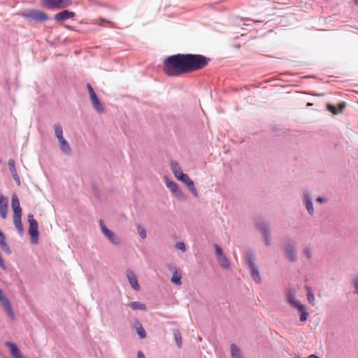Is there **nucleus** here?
I'll return each mask as SVG.
<instances>
[{
	"instance_id": "1",
	"label": "nucleus",
	"mask_w": 358,
	"mask_h": 358,
	"mask_svg": "<svg viewBox=\"0 0 358 358\" xmlns=\"http://www.w3.org/2000/svg\"><path fill=\"white\" fill-rule=\"evenodd\" d=\"M210 59L202 55L177 54L164 61V71L169 76H178L206 66Z\"/></svg>"
},
{
	"instance_id": "2",
	"label": "nucleus",
	"mask_w": 358,
	"mask_h": 358,
	"mask_svg": "<svg viewBox=\"0 0 358 358\" xmlns=\"http://www.w3.org/2000/svg\"><path fill=\"white\" fill-rule=\"evenodd\" d=\"M287 300L289 301V304L297 309L299 313L300 314V320L301 322H305L308 320V313L306 310L305 306L301 303V302L295 297V295L293 292H289L287 295Z\"/></svg>"
},
{
	"instance_id": "3",
	"label": "nucleus",
	"mask_w": 358,
	"mask_h": 358,
	"mask_svg": "<svg viewBox=\"0 0 358 358\" xmlns=\"http://www.w3.org/2000/svg\"><path fill=\"white\" fill-rule=\"evenodd\" d=\"M72 4V0H41V5L48 9L66 8Z\"/></svg>"
},
{
	"instance_id": "4",
	"label": "nucleus",
	"mask_w": 358,
	"mask_h": 358,
	"mask_svg": "<svg viewBox=\"0 0 358 358\" xmlns=\"http://www.w3.org/2000/svg\"><path fill=\"white\" fill-rule=\"evenodd\" d=\"M22 16L36 22H45L49 19L48 15L43 11L31 9L22 14Z\"/></svg>"
},
{
	"instance_id": "5",
	"label": "nucleus",
	"mask_w": 358,
	"mask_h": 358,
	"mask_svg": "<svg viewBox=\"0 0 358 358\" xmlns=\"http://www.w3.org/2000/svg\"><path fill=\"white\" fill-rule=\"evenodd\" d=\"M29 222V234L31 236V239L33 243L36 244L38 241V222L34 219L33 215L29 214L28 215Z\"/></svg>"
},
{
	"instance_id": "6",
	"label": "nucleus",
	"mask_w": 358,
	"mask_h": 358,
	"mask_svg": "<svg viewBox=\"0 0 358 358\" xmlns=\"http://www.w3.org/2000/svg\"><path fill=\"white\" fill-rule=\"evenodd\" d=\"M245 261L250 271L252 278L257 282H259L261 281V278L259 273L258 267L257 266L255 262V257L253 256H248L245 259Z\"/></svg>"
},
{
	"instance_id": "7",
	"label": "nucleus",
	"mask_w": 358,
	"mask_h": 358,
	"mask_svg": "<svg viewBox=\"0 0 358 358\" xmlns=\"http://www.w3.org/2000/svg\"><path fill=\"white\" fill-rule=\"evenodd\" d=\"M166 187L170 189L172 193L180 200L185 199V196L182 190L178 187V185L169 180L167 178H165Z\"/></svg>"
},
{
	"instance_id": "8",
	"label": "nucleus",
	"mask_w": 358,
	"mask_h": 358,
	"mask_svg": "<svg viewBox=\"0 0 358 358\" xmlns=\"http://www.w3.org/2000/svg\"><path fill=\"white\" fill-rule=\"evenodd\" d=\"M0 302L3 307L5 311L7 313L8 316L11 319H14L15 314L13 313V310L12 309L11 304L8 299V298L3 294L2 290L0 289Z\"/></svg>"
},
{
	"instance_id": "9",
	"label": "nucleus",
	"mask_w": 358,
	"mask_h": 358,
	"mask_svg": "<svg viewBox=\"0 0 358 358\" xmlns=\"http://www.w3.org/2000/svg\"><path fill=\"white\" fill-rule=\"evenodd\" d=\"M100 225L102 232L110 241L111 243L115 245L120 243V239L110 230L107 229L102 220H100Z\"/></svg>"
},
{
	"instance_id": "10",
	"label": "nucleus",
	"mask_w": 358,
	"mask_h": 358,
	"mask_svg": "<svg viewBox=\"0 0 358 358\" xmlns=\"http://www.w3.org/2000/svg\"><path fill=\"white\" fill-rule=\"evenodd\" d=\"M178 180L185 184L194 196H198V192L194 186V182L189 178V177L187 174L185 173L184 175H181L180 178Z\"/></svg>"
},
{
	"instance_id": "11",
	"label": "nucleus",
	"mask_w": 358,
	"mask_h": 358,
	"mask_svg": "<svg viewBox=\"0 0 358 358\" xmlns=\"http://www.w3.org/2000/svg\"><path fill=\"white\" fill-rule=\"evenodd\" d=\"M75 16V13L72 11H69L67 10H64L62 12L57 13L55 15L54 19L57 21L65 20L70 18H72Z\"/></svg>"
},
{
	"instance_id": "12",
	"label": "nucleus",
	"mask_w": 358,
	"mask_h": 358,
	"mask_svg": "<svg viewBox=\"0 0 358 358\" xmlns=\"http://www.w3.org/2000/svg\"><path fill=\"white\" fill-rule=\"evenodd\" d=\"M8 164L9 170L12 174L13 179L16 182L17 185L18 186H20L21 182H20V177L17 173V170H16L15 165V161L13 159H10L8 160Z\"/></svg>"
},
{
	"instance_id": "13",
	"label": "nucleus",
	"mask_w": 358,
	"mask_h": 358,
	"mask_svg": "<svg viewBox=\"0 0 358 358\" xmlns=\"http://www.w3.org/2000/svg\"><path fill=\"white\" fill-rule=\"evenodd\" d=\"M127 278L132 288L136 291H138L140 289V286L138 285L136 274L133 271H128L127 273Z\"/></svg>"
},
{
	"instance_id": "14",
	"label": "nucleus",
	"mask_w": 358,
	"mask_h": 358,
	"mask_svg": "<svg viewBox=\"0 0 358 358\" xmlns=\"http://www.w3.org/2000/svg\"><path fill=\"white\" fill-rule=\"evenodd\" d=\"M6 345L10 348V353L14 358H25L24 356L19 351L15 344L11 342H6Z\"/></svg>"
},
{
	"instance_id": "15",
	"label": "nucleus",
	"mask_w": 358,
	"mask_h": 358,
	"mask_svg": "<svg viewBox=\"0 0 358 358\" xmlns=\"http://www.w3.org/2000/svg\"><path fill=\"white\" fill-rule=\"evenodd\" d=\"M171 170H172L175 177L178 180H179L180 178L181 175L185 174L184 173H182L181 168L179 166V164L176 162H171Z\"/></svg>"
},
{
	"instance_id": "16",
	"label": "nucleus",
	"mask_w": 358,
	"mask_h": 358,
	"mask_svg": "<svg viewBox=\"0 0 358 358\" xmlns=\"http://www.w3.org/2000/svg\"><path fill=\"white\" fill-rule=\"evenodd\" d=\"M92 103L93 107L99 113H103L104 112V108L100 102L97 96L90 99Z\"/></svg>"
},
{
	"instance_id": "17",
	"label": "nucleus",
	"mask_w": 358,
	"mask_h": 358,
	"mask_svg": "<svg viewBox=\"0 0 358 358\" xmlns=\"http://www.w3.org/2000/svg\"><path fill=\"white\" fill-rule=\"evenodd\" d=\"M131 308H132L134 310H140L142 311H146L147 307L144 303H140L138 301H134L131 302L128 305Z\"/></svg>"
},
{
	"instance_id": "18",
	"label": "nucleus",
	"mask_w": 358,
	"mask_h": 358,
	"mask_svg": "<svg viewBox=\"0 0 358 358\" xmlns=\"http://www.w3.org/2000/svg\"><path fill=\"white\" fill-rule=\"evenodd\" d=\"M134 327H135V329L136 330V332H137L138 335L139 336V337L141 339H143V338H146V332H145L143 327L142 326V324L139 322H136L135 323Z\"/></svg>"
},
{
	"instance_id": "19",
	"label": "nucleus",
	"mask_w": 358,
	"mask_h": 358,
	"mask_svg": "<svg viewBox=\"0 0 358 358\" xmlns=\"http://www.w3.org/2000/svg\"><path fill=\"white\" fill-rule=\"evenodd\" d=\"M303 201H304V204L306 206V208L308 212L310 215H313L314 209H313V206L311 199L310 198V196L308 195H306L304 196Z\"/></svg>"
},
{
	"instance_id": "20",
	"label": "nucleus",
	"mask_w": 358,
	"mask_h": 358,
	"mask_svg": "<svg viewBox=\"0 0 358 358\" xmlns=\"http://www.w3.org/2000/svg\"><path fill=\"white\" fill-rule=\"evenodd\" d=\"M59 143L61 150L66 155H70L71 150L67 141L64 138L59 141Z\"/></svg>"
},
{
	"instance_id": "21",
	"label": "nucleus",
	"mask_w": 358,
	"mask_h": 358,
	"mask_svg": "<svg viewBox=\"0 0 358 358\" xmlns=\"http://www.w3.org/2000/svg\"><path fill=\"white\" fill-rule=\"evenodd\" d=\"M285 250L289 259L292 262L294 261L296 259V252L294 248L292 245H287Z\"/></svg>"
},
{
	"instance_id": "22",
	"label": "nucleus",
	"mask_w": 358,
	"mask_h": 358,
	"mask_svg": "<svg viewBox=\"0 0 358 358\" xmlns=\"http://www.w3.org/2000/svg\"><path fill=\"white\" fill-rule=\"evenodd\" d=\"M181 278H182V274L181 273L178 272V271H175L173 275H172V277H171V281L173 283V284H176L177 285H180L182 284V282H181Z\"/></svg>"
},
{
	"instance_id": "23",
	"label": "nucleus",
	"mask_w": 358,
	"mask_h": 358,
	"mask_svg": "<svg viewBox=\"0 0 358 358\" xmlns=\"http://www.w3.org/2000/svg\"><path fill=\"white\" fill-rule=\"evenodd\" d=\"M0 247L6 252H10L9 246L8 245V244L6 243V238L3 233L0 234Z\"/></svg>"
},
{
	"instance_id": "24",
	"label": "nucleus",
	"mask_w": 358,
	"mask_h": 358,
	"mask_svg": "<svg viewBox=\"0 0 358 358\" xmlns=\"http://www.w3.org/2000/svg\"><path fill=\"white\" fill-rule=\"evenodd\" d=\"M217 260H218L220 265L222 267L225 268H227L229 267V265H230L229 261L228 260V259L227 258V257L225 255L218 257Z\"/></svg>"
},
{
	"instance_id": "25",
	"label": "nucleus",
	"mask_w": 358,
	"mask_h": 358,
	"mask_svg": "<svg viewBox=\"0 0 358 358\" xmlns=\"http://www.w3.org/2000/svg\"><path fill=\"white\" fill-rule=\"evenodd\" d=\"M13 222H14V224H15V227L18 230V231L20 234H22V232H23V226H22V221H21V217H13Z\"/></svg>"
},
{
	"instance_id": "26",
	"label": "nucleus",
	"mask_w": 358,
	"mask_h": 358,
	"mask_svg": "<svg viewBox=\"0 0 358 358\" xmlns=\"http://www.w3.org/2000/svg\"><path fill=\"white\" fill-rule=\"evenodd\" d=\"M54 129H55V136H57L58 141H61L62 139H64V138L63 137V131H62V127L58 124H55L54 126Z\"/></svg>"
},
{
	"instance_id": "27",
	"label": "nucleus",
	"mask_w": 358,
	"mask_h": 358,
	"mask_svg": "<svg viewBox=\"0 0 358 358\" xmlns=\"http://www.w3.org/2000/svg\"><path fill=\"white\" fill-rule=\"evenodd\" d=\"M231 353L232 358H241L240 350L234 344L231 345Z\"/></svg>"
},
{
	"instance_id": "28",
	"label": "nucleus",
	"mask_w": 358,
	"mask_h": 358,
	"mask_svg": "<svg viewBox=\"0 0 358 358\" xmlns=\"http://www.w3.org/2000/svg\"><path fill=\"white\" fill-rule=\"evenodd\" d=\"M8 204H3L0 206V216L2 219H6L7 217Z\"/></svg>"
},
{
	"instance_id": "29",
	"label": "nucleus",
	"mask_w": 358,
	"mask_h": 358,
	"mask_svg": "<svg viewBox=\"0 0 358 358\" xmlns=\"http://www.w3.org/2000/svg\"><path fill=\"white\" fill-rule=\"evenodd\" d=\"M307 291H308V293H307V299H308V302L312 304L313 306L315 305V296H314V294L312 292V291L310 290V289L309 287H307Z\"/></svg>"
},
{
	"instance_id": "30",
	"label": "nucleus",
	"mask_w": 358,
	"mask_h": 358,
	"mask_svg": "<svg viewBox=\"0 0 358 358\" xmlns=\"http://www.w3.org/2000/svg\"><path fill=\"white\" fill-rule=\"evenodd\" d=\"M258 227L260 229V230L262 231V233L264 234L266 244H268L269 241L268 238V234H267V230H266V225L263 223H261L258 225Z\"/></svg>"
},
{
	"instance_id": "31",
	"label": "nucleus",
	"mask_w": 358,
	"mask_h": 358,
	"mask_svg": "<svg viewBox=\"0 0 358 358\" xmlns=\"http://www.w3.org/2000/svg\"><path fill=\"white\" fill-rule=\"evenodd\" d=\"M174 337H175V340L176 341L177 345L178 346V348H181V346H182V337H181L180 334L179 333V331L178 330H176L174 331Z\"/></svg>"
},
{
	"instance_id": "32",
	"label": "nucleus",
	"mask_w": 358,
	"mask_h": 358,
	"mask_svg": "<svg viewBox=\"0 0 358 358\" xmlns=\"http://www.w3.org/2000/svg\"><path fill=\"white\" fill-rule=\"evenodd\" d=\"M11 206L13 209L20 207V201L16 195L12 196Z\"/></svg>"
},
{
	"instance_id": "33",
	"label": "nucleus",
	"mask_w": 358,
	"mask_h": 358,
	"mask_svg": "<svg viewBox=\"0 0 358 358\" xmlns=\"http://www.w3.org/2000/svg\"><path fill=\"white\" fill-rule=\"evenodd\" d=\"M137 231H138V233L139 236L143 239L146 238V231H145V229L143 227H141V225H138L137 227Z\"/></svg>"
},
{
	"instance_id": "34",
	"label": "nucleus",
	"mask_w": 358,
	"mask_h": 358,
	"mask_svg": "<svg viewBox=\"0 0 358 358\" xmlns=\"http://www.w3.org/2000/svg\"><path fill=\"white\" fill-rule=\"evenodd\" d=\"M13 217H22L21 207L13 208Z\"/></svg>"
},
{
	"instance_id": "35",
	"label": "nucleus",
	"mask_w": 358,
	"mask_h": 358,
	"mask_svg": "<svg viewBox=\"0 0 358 358\" xmlns=\"http://www.w3.org/2000/svg\"><path fill=\"white\" fill-rule=\"evenodd\" d=\"M87 88L88 90V92H89V94H90V99L96 96L95 92L94 91L92 85L90 84V83H87Z\"/></svg>"
},
{
	"instance_id": "36",
	"label": "nucleus",
	"mask_w": 358,
	"mask_h": 358,
	"mask_svg": "<svg viewBox=\"0 0 358 358\" xmlns=\"http://www.w3.org/2000/svg\"><path fill=\"white\" fill-rule=\"evenodd\" d=\"M327 108L334 115H337L339 113V111L337 110L336 107L331 104H328Z\"/></svg>"
},
{
	"instance_id": "37",
	"label": "nucleus",
	"mask_w": 358,
	"mask_h": 358,
	"mask_svg": "<svg viewBox=\"0 0 358 358\" xmlns=\"http://www.w3.org/2000/svg\"><path fill=\"white\" fill-rule=\"evenodd\" d=\"M215 253H216V255H217V257H220L221 256H223L224 255L223 253H222V248L218 245H215Z\"/></svg>"
},
{
	"instance_id": "38",
	"label": "nucleus",
	"mask_w": 358,
	"mask_h": 358,
	"mask_svg": "<svg viewBox=\"0 0 358 358\" xmlns=\"http://www.w3.org/2000/svg\"><path fill=\"white\" fill-rule=\"evenodd\" d=\"M176 248L178 250L183 251V252L185 251V250H186L185 245L182 242L177 243L176 244Z\"/></svg>"
},
{
	"instance_id": "39",
	"label": "nucleus",
	"mask_w": 358,
	"mask_h": 358,
	"mask_svg": "<svg viewBox=\"0 0 358 358\" xmlns=\"http://www.w3.org/2000/svg\"><path fill=\"white\" fill-rule=\"evenodd\" d=\"M352 282L355 288V293L358 294V278H354Z\"/></svg>"
},
{
	"instance_id": "40",
	"label": "nucleus",
	"mask_w": 358,
	"mask_h": 358,
	"mask_svg": "<svg viewBox=\"0 0 358 358\" xmlns=\"http://www.w3.org/2000/svg\"><path fill=\"white\" fill-rule=\"evenodd\" d=\"M3 204H8V201L3 195L0 194V206Z\"/></svg>"
},
{
	"instance_id": "41",
	"label": "nucleus",
	"mask_w": 358,
	"mask_h": 358,
	"mask_svg": "<svg viewBox=\"0 0 358 358\" xmlns=\"http://www.w3.org/2000/svg\"><path fill=\"white\" fill-rule=\"evenodd\" d=\"M303 253H304V255L307 257V258H310L311 257V253H310V250L308 249V248H306L303 251Z\"/></svg>"
},
{
	"instance_id": "42",
	"label": "nucleus",
	"mask_w": 358,
	"mask_h": 358,
	"mask_svg": "<svg viewBox=\"0 0 358 358\" xmlns=\"http://www.w3.org/2000/svg\"><path fill=\"white\" fill-rule=\"evenodd\" d=\"M138 358H145V355L141 351H138L137 354Z\"/></svg>"
},
{
	"instance_id": "43",
	"label": "nucleus",
	"mask_w": 358,
	"mask_h": 358,
	"mask_svg": "<svg viewBox=\"0 0 358 358\" xmlns=\"http://www.w3.org/2000/svg\"><path fill=\"white\" fill-rule=\"evenodd\" d=\"M339 106V112H341L343 109L345 108V103H341L338 105Z\"/></svg>"
},
{
	"instance_id": "44",
	"label": "nucleus",
	"mask_w": 358,
	"mask_h": 358,
	"mask_svg": "<svg viewBox=\"0 0 358 358\" xmlns=\"http://www.w3.org/2000/svg\"><path fill=\"white\" fill-rule=\"evenodd\" d=\"M317 201L320 203H322L323 201V199L320 196H319L317 199Z\"/></svg>"
}]
</instances>
